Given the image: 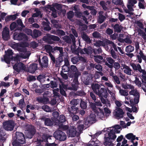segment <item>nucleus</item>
Wrapping results in <instances>:
<instances>
[{
	"instance_id": "nucleus-1",
	"label": "nucleus",
	"mask_w": 146,
	"mask_h": 146,
	"mask_svg": "<svg viewBox=\"0 0 146 146\" xmlns=\"http://www.w3.org/2000/svg\"><path fill=\"white\" fill-rule=\"evenodd\" d=\"M121 127L119 125H116L112 128H104L102 131L98 132L95 135L100 134L102 133L105 131H108V133L105 135L104 141V144L105 146H113V141L115 139L117 136L115 133H120Z\"/></svg>"
},
{
	"instance_id": "nucleus-2",
	"label": "nucleus",
	"mask_w": 146,
	"mask_h": 146,
	"mask_svg": "<svg viewBox=\"0 0 146 146\" xmlns=\"http://www.w3.org/2000/svg\"><path fill=\"white\" fill-rule=\"evenodd\" d=\"M79 74L76 67L74 65H71L69 69L68 75L71 77H75L72 84V89L74 90H76L78 87V82L77 75Z\"/></svg>"
},
{
	"instance_id": "nucleus-3",
	"label": "nucleus",
	"mask_w": 146,
	"mask_h": 146,
	"mask_svg": "<svg viewBox=\"0 0 146 146\" xmlns=\"http://www.w3.org/2000/svg\"><path fill=\"white\" fill-rule=\"evenodd\" d=\"M108 44L110 45V46H112L115 50L117 51L116 45L113 42L109 40L106 39L103 41L99 40L97 41L96 43V46H104L106 50H109V48L108 46Z\"/></svg>"
},
{
	"instance_id": "nucleus-4",
	"label": "nucleus",
	"mask_w": 146,
	"mask_h": 146,
	"mask_svg": "<svg viewBox=\"0 0 146 146\" xmlns=\"http://www.w3.org/2000/svg\"><path fill=\"white\" fill-rule=\"evenodd\" d=\"M16 139L12 143L13 146H21L25 143V138L23 134L21 133H16Z\"/></svg>"
},
{
	"instance_id": "nucleus-5",
	"label": "nucleus",
	"mask_w": 146,
	"mask_h": 146,
	"mask_svg": "<svg viewBox=\"0 0 146 146\" xmlns=\"http://www.w3.org/2000/svg\"><path fill=\"white\" fill-rule=\"evenodd\" d=\"M14 59L11 60V63L12 64H15L13 66L14 69L18 72H19L20 71L24 70L25 69V67L24 65L22 63L19 62L20 60L16 59L14 60Z\"/></svg>"
},
{
	"instance_id": "nucleus-6",
	"label": "nucleus",
	"mask_w": 146,
	"mask_h": 146,
	"mask_svg": "<svg viewBox=\"0 0 146 146\" xmlns=\"http://www.w3.org/2000/svg\"><path fill=\"white\" fill-rule=\"evenodd\" d=\"M20 51L21 53H20V55H16V58H14L13 59L14 60L15 59L21 60L22 58H28L31 54L30 52L27 50V49L25 47H23Z\"/></svg>"
},
{
	"instance_id": "nucleus-7",
	"label": "nucleus",
	"mask_w": 146,
	"mask_h": 146,
	"mask_svg": "<svg viewBox=\"0 0 146 146\" xmlns=\"http://www.w3.org/2000/svg\"><path fill=\"white\" fill-rule=\"evenodd\" d=\"M90 106L93 110L97 114L98 117L102 120L104 118V115L102 110L99 108L96 107L93 103H91Z\"/></svg>"
},
{
	"instance_id": "nucleus-8",
	"label": "nucleus",
	"mask_w": 146,
	"mask_h": 146,
	"mask_svg": "<svg viewBox=\"0 0 146 146\" xmlns=\"http://www.w3.org/2000/svg\"><path fill=\"white\" fill-rule=\"evenodd\" d=\"M15 125V123L13 120L5 121L3 123V128L7 131H12Z\"/></svg>"
},
{
	"instance_id": "nucleus-9",
	"label": "nucleus",
	"mask_w": 146,
	"mask_h": 146,
	"mask_svg": "<svg viewBox=\"0 0 146 146\" xmlns=\"http://www.w3.org/2000/svg\"><path fill=\"white\" fill-rule=\"evenodd\" d=\"M57 50L59 51L60 53V56L57 59L56 62V65L57 66H58V65H60V63L63 61L62 56H63L64 53L63 52V48L58 46H55L53 48L52 52Z\"/></svg>"
},
{
	"instance_id": "nucleus-10",
	"label": "nucleus",
	"mask_w": 146,
	"mask_h": 146,
	"mask_svg": "<svg viewBox=\"0 0 146 146\" xmlns=\"http://www.w3.org/2000/svg\"><path fill=\"white\" fill-rule=\"evenodd\" d=\"M29 44L27 42L15 43L13 42L11 45V46L15 50H17L19 51L21 50L23 47L28 46Z\"/></svg>"
},
{
	"instance_id": "nucleus-11",
	"label": "nucleus",
	"mask_w": 146,
	"mask_h": 146,
	"mask_svg": "<svg viewBox=\"0 0 146 146\" xmlns=\"http://www.w3.org/2000/svg\"><path fill=\"white\" fill-rule=\"evenodd\" d=\"M137 2L136 0H128L127 6L129 11L126 12V13L131 15H133V13L132 12L134 11L133 8H134L135 7V5L137 3Z\"/></svg>"
},
{
	"instance_id": "nucleus-12",
	"label": "nucleus",
	"mask_w": 146,
	"mask_h": 146,
	"mask_svg": "<svg viewBox=\"0 0 146 146\" xmlns=\"http://www.w3.org/2000/svg\"><path fill=\"white\" fill-rule=\"evenodd\" d=\"M55 138L61 141H63L66 139V136L65 133L59 130L56 131L54 134Z\"/></svg>"
},
{
	"instance_id": "nucleus-13",
	"label": "nucleus",
	"mask_w": 146,
	"mask_h": 146,
	"mask_svg": "<svg viewBox=\"0 0 146 146\" xmlns=\"http://www.w3.org/2000/svg\"><path fill=\"white\" fill-rule=\"evenodd\" d=\"M5 54L4 55V60L7 64L11 62V60L12 59L16 58L15 57L11 58L13 54V52L11 50H8L7 51H5Z\"/></svg>"
},
{
	"instance_id": "nucleus-14",
	"label": "nucleus",
	"mask_w": 146,
	"mask_h": 146,
	"mask_svg": "<svg viewBox=\"0 0 146 146\" xmlns=\"http://www.w3.org/2000/svg\"><path fill=\"white\" fill-rule=\"evenodd\" d=\"M27 131L28 133L27 136L29 138H31L33 135L35 133V129L34 127L31 125H28L26 126Z\"/></svg>"
},
{
	"instance_id": "nucleus-15",
	"label": "nucleus",
	"mask_w": 146,
	"mask_h": 146,
	"mask_svg": "<svg viewBox=\"0 0 146 146\" xmlns=\"http://www.w3.org/2000/svg\"><path fill=\"white\" fill-rule=\"evenodd\" d=\"M96 115L94 113H91L90 115L84 120V124L88 125V124H91L96 121Z\"/></svg>"
},
{
	"instance_id": "nucleus-16",
	"label": "nucleus",
	"mask_w": 146,
	"mask_h": 146,
	"mask_svg": "<svg viewBox=\"0 0 146 146\" xmlns=\"http://www.w3.org/2000/svg\"><path fill=\"white\" fill-rule=\"evenodd\" d=\"M13 38L14 40H25L28 39L27 36L24 34L22 33H19L17 32H15L14 34Z\"/></svg>"
},
{
	"instance_id": "nucleus-17",
	"label": "nucleus",
	"mask_w": 146,
	"mask_h": 146,
	"mask_svg": "<svg viewBox=\"0 0 146 146\" xmlns=\"http://www.w3.org/2000/svg\"><path fill=\"white\" fill-rule=\"evenodd\" d=\"M131 90L129 92V94L130 95H132L135 96L134 100V103L135 104H137L139 102V95L138 92L135 89H131Z\"/></svg>"
},
{
	"instance_id": "nucleus-18",
	"label": "nucleus",
	"mask_w": 146,
	"mask_h": 146,
	"mask_svg": "<svg viewBox=\"0 0 146 146\" xmlns=\"http://www.w3.org/2000/svg\"><path fill=\"white\" fill-rule=\"evenodd\" d=\"M124 112L122 110L119 108H117L113 112V114L115 117L118 119L122 118Z\"/></svg>"
},
{
	"instance_id": "nucleus-19",
	"label": "nucleus",
	"mask_w": 146,
	"mask_h": 146,
	"mask_svg": "<svg viewBox=\"0 0 146 146\" xmlns=\"http://www.w3.org/2000/svg\"><path fill=\"white\" fill-rule=\"evenodd\" d=\"M130 65L133 70L138 71L140 73H143V72H145V70L142 69L141 67L139 64H135L134 63H132L130 64Z\"/></svg>"
},
{
	"instance_id": "nucleus-20",
	"label": "nucleus",
	"mask_w": 146,
	"mask_h": 146,
	"mask_svg": "<svg viewBox=\"0 0 146 146\" xmlns=\"http://www.w3.org/2000/svg\"><path fill=\"white\" fill-rule=\"evenodd\" d=\"M77 132L76 128L74 126L70 127L67 131V134L71 137H74Z\"/></svg>"
},
{
	"instance_id": "nucleus-21",
	"label": "nucleus",
	"mask_w": 146,
	"mask_h": 146,
	"mask_svg": "<svg viewBox=\"0 0 146 146\" xmlns=\"http://www.w3.org/2000/svg\"><path fill=\"white\" fill-rule=\"evenodd\" d=\"M122 69L123 70V72L129 75H131L132 70L128 66L122 64L121 65Z\"/></svg>"
},
{
	"instance_id": "nucleus-22",
	"label": "nucleus",
	"mask_w": 146,
	"mask_h": 146,
	"mask_svg": "<svg viewBox=\"0 0 146 146\" xmlns=\"http://www.w3.org/2000/svg\"><path fill=\"white\" fill-rule=\"evenodd\" d=\"M2 36L4 40H7L9 38V30L6 27L3 29L2 33Z\"/></svg>"
},
{
	"instance_id": "nucleus-23",
	"label": "nucleus",
	"mask_w": 146,
	"mask_h": 146,
	"mask_svg": "<svg viewBox=\"0 0 146 146\" xmlns=\"http://www.w3.org/2000/svg\"><path fill=\"white\" fill-rule=\"evenodd\" d=\"M52 6L54 7L55 8H56L59 11V13H58V14L59 15L61 13H62L63 14L65 13V9H62V7L61 5L58 3H55L54 4L53 6Z\"/></svg>"
},
{
	"instance_id": "nucleus-24",
	"label": "nucleus",
	"mask_w": 146,
	"mask_h": 146,
	"mask_svg": "<svg viewBox=\"0 0 146 146\" xmlns=\"http://www.w3.org/2000/svg\"><path fill=\"white\" fill-rule=\"evenodd\" d=\"M131 38L130 36H127L125 38L123 39L119 38L118 39V40L121 42H125L127 44H131L132 42Z\"/></svg>"
},
{
	"instance_id": "nucleus-25",
	"label": "nucleus",
	"mask_w": 146,
	"mask_h": 146,
	"mask_svg": "<svg viewBox=\"0 0 146 146\" xmlns=\"http://www.w3.org/2000/svg\"><path fill=\"white\" fill-rule=\"evenodd\" d=\"M37 79L41 82H43L46 81L48 82L50 81V79L48 76L42 74L38 76L37 77Z\"/></svg>"
},
{
	"instance_id": "nucleus-26",
	"label": "nucleus",
	"mask_w": 146,
	"mask_h": 146,
	"mask_svg": "<svg viewBox=\"0 0 146 146\" xmlns=\"http://www.w3.org/2000/svg\"><path fill=\"white\" fill-rule=\"evenodd\" d=\"M103 12L102 11H100L99 13L98 18V23H103L106 18L105 16L103 15Z\"/></svg>"
},
{
	"instance_id": "nucleus-27",
	"label": "nucleus",
	"mask_w": 146,
	"mask_h": 146,
	"mask_svg": "<svg viewBox=\"0 0 146 146\" xmlns=\"http://www.w3.org/2000/svg\"><path fill=\"white\" fill-rule=\"evenodd\" d=\"M51 35L49 34H47L46 35L44 36L42 39L44 41L50 44L52 43Z\"/></svg>"
},
{
	"instance_id": "nucleus-28",
	"label": "nucleus",
	"mask_w": 146,
	"mask_h": 146,
	"mask_svg": "<svg viewBox=\"0 0 146 146\" xmlns=\"http://www.w3.org/2000/svg\"><path fill=\"white\" fill-rule=\"evenodd\" d=\"M37 67V64H31L28 69L29 72L32 73H34Z\"/></svg>"
},
{
	"instance_id": "nucleus-29",
	"label": "nucleus",
	"mask_w": 146,
	"mask_h": 146,
	"mask_svg": "<svg viewBox=\"0 0 146 146\" xmlns=\"http://www.w3.org/2000/svg\"><path fill=\"white\" fill-rule=\"evenodd\" d=\"M68 108L70 115L72 116L77 112L78 108L74 106H72L71 108H70L69 107H68Z\"/></svg>"
},
{
	"instance_id": "nucleus-30",
	"label": "nucleus",
	"mask_w": 146,
	"mask_h": 146,
	"mask_svg": "<svg viewBox=\"0 0 146 146\" xmlns=\"http://www.w3.org/2000/svg\"><path fill=\"white\" fill-rule=\"evenodd\" d=\"M42 64L41 66L44 68L47 67L48 66V58L46 56L43 57L42 59Z\"/></svg>"
},
{
	"instance_id": "nucleus-31",
	"label": "nucleus",
	"mask_w": 146,
	"mask_h": 146,
	"mask_svg": "<svg viewBox=\"0 0 146 146\" xmlns=\"http://www.w3.org/2000/svg\"><path fill=\"white\" fill-rule=\"evenodd\" d=\"M105 64L108 66L110 68H112L113 66L115 69L117 70L119 69L120 67L119 64L117 62H115L113 63V66L109 64L108 62H106Z\"/></svg>"
},
{
	"instance_id": "nucleus-32",
	"label": "nucleus",
	"mask_w": 146,
	"mask_h": 146,
	"mask_svg": "<svg viewBox=\"0 0 146 146\" xmlns=\"http://www.w3.org/2000/svg\"><path fill=\"white\" fill-rule=\"evenodd\" d=\"M144 55L142 52L141 50L137 55V62L140 63H141L142 61V58H143Z\"/></svg>"
},
{
	"instance_id": "nucleus-33",
	"label": "nucleus",
	"mask_w": 146,
	"mask_h": 146,
	"mask_svg": "<svg viewBox=\"0 0 146 146\" xmlns=\"http://www.w3.org/2000/svg\"><path fill=\"white\" fill-rule=\"evenodd\" d=\"M135 136L132 133H130L127 134L125 137L128 139L130 140L132 143H133V141L135 139Z\"/></svg>"
},
{
	"instance_id": "nucleus-34",
	"label": "nucleus",
	"mask_w": 146,
	"mask_h": 146,
	"mask_svg": "<svg viewBox=\"0 0 146 146\" xmlns=\"http://www.w3.org/2000/svg\"><path fill=\"white\" fill-rule=\"evenodd\" d=\"M49 9L52 11V16L55 18L57 17V14L56 10L54 7L51 5H49L48 7Z\"/></svg>"
},
{
	"instance_id": "nucleus-35",
	"label": "nucleus",
	"mask_w": 146,
	"mask_h": 146,
	"mask_svg": "<svg viewBox=\"0 0 146 146\" xmlns=\"http://www.w3.org/2000/svg\"><path fill=\"white\" fill-rule=\"evenodd\" d=\"M82 121H80V124L79 125L76 130L77 133L78 134H80L83 130L84 127V125L82 124Z\"/></svg>"
},
{
	"instance_id": "nucleus-36",
	"label": "nucleus",
	"mask_w": 146,
	"mask_h": 146,
	"mask_svg": "<svg viewBox=\"0 0 146 146\" xmlns=\"http://www.w3.org/2000/svg\"><path fill=\"white\" fill-rule=\"evenodd\" d=\"M92 88L94 92L96 93L98 90H99L100 86L98 84H93L92 86Z\"/></svg>"
},
{
	"instance_id": "nucleus-37",
	"label": "nucleus",
	"mask_w": 146,
	"mask_h": 146,
	"mask_svg": "<svg viewBox=\"0 0 146 146\" xmlns=\"http://www.w3.org/2000/svg\"><path fill=\"white\" fill-rule=\"evenodd\" d=\"M81 37L86 42L89 43L91 42V40L90 38L84 33H82Z\"/></svg>"
},
{
	"instance_id": "nucleus-38",
	"label": "nucleus",
	"mask_w": 146,
	"mask_h": 146,
	"mask_svg": "<svg viewBox=\"0 0 146 146\" xmlns=\"http://www.w3.org/2000/svg\"><path fill=\"white\" fill-rule=\"evenodd\" d=\"M33 37L36 38L40 36L41 35V32L39 31L36 29H35L33 31Z\"/></svg>"
},
{
	"instance_id": "nucleus-39",
	"label": "nucleus",
	"mask_w": 146,
	"mask_h": 146,
	"mask_svg": "<svg viewBox=\"0 0 146 146\" xmlns=\"http://www.w3.org/2000/svg\"><path fill=\"white\" fill-rule=\"evenodd\" d=\"M122 86L123 88L125 89H133L134 88L133 86L131 84H122Z\"/></svg>"
},
{
	"instance_id": "nucleus-40",
	"label": "nucleus",
	"mask_w": 146,
	"mask_h": 146,
	"mask_svg": "<svg viewBox=\"0 0 146 146\" xmlns=\"http://www.w3.org/2000/svg\"><path fill=\"white\" fill-rule=\"evenodd\" d=\"M63 59L64 58V61L65 65L69 66V62L68 59L67 54L66 52H64L63 56H62Z\"/></svg>"
},
{
	"instance_id": "nucleus-41",
	"label": "nucleus",
	"mask_w": 146,
	"mask_h": 146,
	"mask_svg": "<svg viewBox=\"0 0 146 146\" xmlns=\"http://www.w3.org/2000/svg\"><path fill=\"white\" fill-rule=\"evenodd\" d=\"M100 100L102 103L106 104L107 106L110 107V102L108 100H105L103 97H101Z\"/></svg>"
},
{
	"instance_id": "nucleus-42",
	"label": "nucleus",
	"mask_w": 146,
	"mask_h": 146,
	"mask_svg": "<svg viewBox=\"0 0 146 146\" xmlns=\"http://www.w3.org/2000/svg\"><path fill=\"white\" fill-rule=\"evenodd\" d=\"M134 47L131 45H129L126 47L125 51L127 53L133 52L134 50Z\"/></svg>"
},
{
	"instance_id": "nucleus-43",
	"label": "nucleus",
	"mask_w": 146,
	"mask_h": 146,
	"mask_svg": "<svg viewBox=\"0 0 146 146\" xmlns=\"http://www.w3.org/2000/svg\"><path fill=\"white\" fill-rule=\"evenodd\" d=\"M54 121V120L52 121L50 119L47 118L45 120V124L47 126H51L53 124Z\"/></svg>"
},
{
	"instance_id": "nucleus-44",
	"label": "nucleus",
	"mask_w": 146,
	"mask_h": 146,
	"mask_svg": "<svg viewBox=\"0 0 146 146\" xmlns=\"http://www.w3.org/2000/svg\"><path fill=\"white\" fill-rule=\"evenodd\" d=\"M95 61L98 63H100L101 60L103 59V57L100 56H94Z\"/></svg>"
},
{
	"instance_id": "nucleus-45",
	"label": "nucleus",
	"mask_w": 146,
	"mask_h": 146,
	"mask_svg": "<svg viewBox=\"0 0 146 146\" xmlns=\"http://www.w3.org/2000/svg\"><path fill=\"white\" fill-rule=\"evenodd\" d=\"M119 92L121 96H126L128 95V91L123 89H119Z\"/></svg>"
},
{
	"instance_id": "nucleus-46",
	"label": "nucleus",
	"mask_w": 146,
	"mask_h": 146,
	"mask_svg": "<svg viewBox=\"0 0 146 146\" xmlns=\"http://www.w3.org/2000/svg\"><path fill=\"white\" fill-rule=\"evenodd\" d=\"M45 49L46 50V51L49 53H51L53 52L52 47L50 45H46L44 46Z\"/></svg>"
},
{
	"instance_id": "nucleus-47",
	"label": "nucleus",
	"mask_w": 146,
	"mask_h": 146,
	"mask_svg": "<svg viewBox=\"0 0 146 146\" xmlns=\"http://www.w3.org/2000/svg\"><path fill=\"white\" fill-rule=\"evenodd\" d=\"M52 33L58 35H65L64 32L60 30H58L56 32H53Z\"/></svg>"
},
{
	"instance_id": "nucleus-48",
	"label": "nucleus",
	"mask_w": 146,
	"mask_h": 146,
	"mask_svg": "<svg viewBox=\"0 0 146 146\" xmlns=\"http://www.w3.org/2000/svg\"><path fill=\"white\" fill-rule=\"evenodd\" d=\"M114 29L115 31L120 32L122 29V27L121 26L116 24L114 26Z\"/></svg>"
},
{
	"instance_id": "nucleus-49",
	"label": "nucleus",
	"mask_w": 146,
	"mask_h": 146,
	"mask_svg": "<svg viewBox=\"0 0 146 146\" xmlns=\"http://www.w3.org/2000/svg\"><path fill=\"white\" fill-rule=\"evenodd\" d=\"M80 101L79 99H74L70 102V104L73 105L72 106H76L80 102Z\"/></svg>"
},
{
	"instance_id": "nucleus-50",
	"label": "nucleus",
	"mask_w": 146,
	"mask_h": 146,
	"mask_svg": "<svg viewBox=\"0 0 146 146\" xmlns=\"http://www.w3.org/2000/svg\"><path fill=\"white\" fill-rule=\"evenodd\" d=\"M42 108L44 111L47 112H51L52 111L50 108L47 105H44L42 106Z\"/></svg>"
},
{
	"instance_id": "nucleus-51",
	"label": "nucleus",
	"mask_w": 146,
	"mask_h": 146,
	"mask_svg": "<svg viewBox=\"0 0 146 146\" xmlns=\"http://www.w3.org/2000/svg\"><path fill=\"white\" fill-rule=\"evenodd\" d=\"M66 120L65 116L63 115H61L59 116L58 121L60 123H64L66 121Z\"/></svg>"
},
{
	"instance_id": "nucleus-52",
	"label": "nucleus",
	"mask_w": 146,
	"mask_h": 146,
	"mask_svg": "<svg viewBox=\"0 0 146 146\" xmlns=\"http://www.w3.org/2000/svg\"><path fill=\"white\" fill-rule=\"evenodd\" d=\"M107 90L108 92L111 96V98L112 100H115V93H114L113 91H111L109 90L108 88H107Z\"/></svg>"
},
{
	"instance_id": "nucleus-53",
	"label": "nucleus",
	"mask_w": 146,
	"mask_h": 146,
	"mask_svg": "<svg viewBox=\"0 0 146 146\" xmlns=\"http://www.w3.org/2000/svg\"><path fill=\"white\" fill-rule=\"evenodd\" d=\"M80 57L78 56L74 57L71 59V61L74 64H76L80 60Z\"/></svg>"
},
{
	"instance_id": "nucleus-54",
	"label": "nucleus",
	"mask_w": 146,
	"mask_h": 146,
	"mask_svg": "<svg viewBox=\"0 0 146 146\" xmlns=\"http://www.w3.org/2000/svg\"><path fill=\"white\" fill-rule=\"evenodd\" d=\"M105 85L106 87H107L106 90H107V88H112L113 87V86L111 82L109 81L106 82L105 83Z\"/></svg>"
},
{
	"instance_id": "nucleus-55",
	"label": "nucleus",
	"mask_w": 146,
	"mask_h": 146,
	"mask_svg": "<svg viewBox=\"0 0 146 146\" xmlns=\"http://www.w3.org/2000/svg\"><path fill=\"white\" fill-rule=\"evenodd\" d=\"M36 11V13L33 14L32 15L33 17H36L38 16L39 15L42 17V15H40V12L38 10V9H36L35 10Z\"/></svg>"
},
{
	"instance_id": "nucleus-56",
	"label": "nucleus",
	"mask_w": 146,
	"mask_h": 146,
	"mask_svg": "<svg viewBox=\"0 0 146 146\" xmlns=\"http://www.w3.org/2000/svg\"><path fill=\"white\" fill-rule=\"evenodd\" d=\"M105 113L106 116V117L109 116L111 113V111L108 108L105 107L104 109Z\"/></svg>"
},
{
	"instance_id": "nucleus-57",
	"label": "nucleus",
	"mask_w": 146,
	"mask_h": 146,
	"mask_svg": "<svg viewBox=\"0 0 146 146\" xmlns=\"http://www.w3.org/2000/svg\"><path fill=\"white\" fill-rule=\"evenodd\" d=\"M79 50V52L81 54H89L90 53L89 51L86 48H84L82 50Z\"/></svg>"
},
{
	"instance_id": "nucleus-58",
	"label": "nucleus",
	"mask_w": 146,
	"mask_h": 146,
	"mask_svg": "<svg viewBox=\"0 0 146 146\" xmlns=\"http://www.w3.org/2000/svg\"><path fill=\"white\" fill-rule=\"evenodd\" d=\"M80 101V106L81 107L82 109H86L87 107L86 103L82 100Z\"/></svg>"
},
{
	"instance_id": "nucleus-59",
	"label": "nucleus",
	"mask_w": 146,
	"mask_h": 146,
	"mask_svg": "<svg viewBox=\"0 0 146 146\" xmlns=\"http://www.w3.org/2000/svg\"><path fill=\"white\" fill-rule=\"evenodd\" d=\"M17 25L15 22H13L10 25V29L11 30H13L15 29L17 27Z\"/></svg>"
},
{
	"instance_id": "nucleus-60",
	"label": "nucleus",
	"mask_w": 146,
	"mask_h": 146,
	"mask_svg": "<svg viewBox=\"0 0 146 146\" xmlns=\"http://www.w3.org/2000/svg\"><path fill=\"white\" fill-rule=\"evenodd\" d=\"M107 90L105 89L104 91L101 94V97H104L105 98H107L108 95V94L107 92Z\"/></svg>"
},
{
	"instance_id": "nucleus-61",
	"label": "nucleus",
	"mask_w": 146,
	"mask_h": 146,
	"mask_svg": "<svg viewBox=\"0 0 146 146\" xmlns=\"http://www.w3.org/2000/svg\"><path fill=\"white\" fill-rule=\"evenodd\" d=\"M105 89V88H101L100 90H98V91L96 94L100 97L101 96V94L104 91Z\"/></svg>"
},
{
	"instance_id": "nucleus-62",
	"label": "nucleus",
	"mask_w": 146,
	"mask_h": 146,
	"mask_svg": "<svg viewBox=\"0 0 146 146\" xmlns=\"http://www.w3.org/2000/svg\"><path fill=\"white\" fill-rule=\"evenodd\" d=\"M19 107L21 108H23L25 106V103L24 101V100L23 99H21L19 100Z\"/></svg>"
},
{
	"instance_id": "nucleus-63",
	"label": "nucleus",
	"mask_w": 146,
	"mask_h": 146,
	"mask_svg": "<svg viewBox=\"0 0 146 146\" xmlns=\"http://www.w3.org/2000/svg\"><path fill=\"white\" fill-rule=\"evenodd\" d=\"M113 78V80L114 82H115L117 84H120V82L119 79L116 75L115 76H114Z\"/></svg>"
},
{
	"instance_id": "nucleus-64",
	"label": "nucleus",
	"mask_w": 146,
	"mask_h": 146,
	"mask_svg": "<svg viewBox=\"0 0 146 146\" xmlns=\"http://www.w3.org/2000/svg\"><path fill=\"white\" fill-rule=\"evenodd\" d=\"M136 84L139 87H141V82L139 81V79L137 77H135V80L134 81Z\"/></svg>"
}]
</instances>
